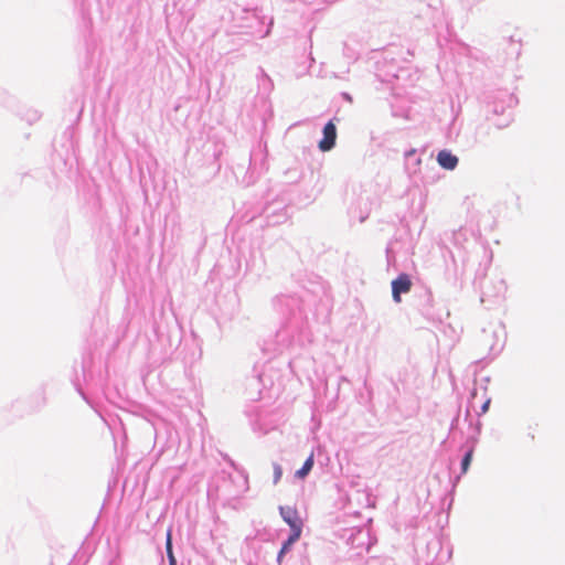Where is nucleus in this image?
<instances>
[{
	"label": "nucleus",
	"instance_id": "nucleus-15",
	"mask_svg": "<svg viewBox=\"0 0 565 565\" xmlns=\"http://www.w3.org/2000/svg\"><path fill=\"white\" fill-rule=\"evenodd\" d=\"M258 88L262 94H269L274 88V83L271 78L265 73L263 68H259V74L257 75Z\"/></svg>",
	"mask_w": 565,
	"mask_h": 565
},
{
	"label": "nucleus",
	"instance_id": "nucleus-20",
	"mask_svg": "<svg viewBox=\"0 0 565 565\" xmlns=\"http://www.w3.org/2000/svg\"><path fill=\"white\" fill-rule=\"evenodd\" d=\"M386 259H387V263L388 264H392L393 262H395V254H394V250H393V243L390 242L386 246Z\"/></svg>",
	"mask_w": 565,
	"mask_h": 565
},
{
	"label": "nucleus",
	"instance_id": "nucleus-28",
	"mask_svg": "<svg viewBox=\"0 0 565 565\" xmlns=\"http://www.w3.org/2000/svg\"><path fill=\"white\" fill-rule=\"evenodd\" d=\"M342 97L348 102H352V97L349 93H342Z\"/></svg>",
	"mask_w": 565,
	"mask_h": 565
},
{
	"label": "nucleus",
	"instance_id": "nucleus-33",
	"mask_svg": "<svg viewBox=\"0 0 565 565\" xmlns=\"http://www.w3.org/2000/svg\"><path fill=\"white\" fill-rule=\"evenodd\" d=\"M483 381H484V383H488L490 381V379L489 377H484Z\"/></svg>",
	"mask_w": 565,
	"mask_h": 565
},
{
	"label": "nucleus",
	"instance_id": "nucleus-14",
	"mask_svg": "<svg viewBox=\"0 0 565 565\" xmlns=\"http://www.w3.org/2000/svg\"><path fill=\"white\" fill-rule=\"evenodd\" d=\"M301 535H299L297 532L289 533L288 537L282 542L281 547L277 554V563L278 565H281L284 556L289 553L292 548V545L300 539Z\"/></svg>",
	"mask_w": 565,
	"mask_h": 565
},
{
	"label": "nucleus",
	"instance_id": "nucleus-12",
	"mask_svg": "<svg viewBox=\"0 0 565 565\" xmlns=\"http://www.w3.org/2000/svg\"><path fill=\"white\" fill-rule=\"evenodd\" d=\"M405 169L409 175H415L419 172L422 159L417 156L416 149L407 150L404 154Z\"/></svg>",
	"mask_w": 565,
	"mask_h": 565
},
{
	"label": "nucleus",
	"instance_id": "nucleus-31",
	"mask_svg": "<svg viewBox=\"0 0 565 565\" xmlns=\"http://www.w3.org/2000/svg\"><path fill=\"white\" fill-rule=\"evenodd\" d=\"M341 382H347V377L345 376H340V383Z\"/></svg>",
	"mask_w": 565,
	"mask_h": 565
},
{
	"label": "nucleus",
	"instance_id": "nucleus-10",
	"mask_svg": "<svg viewBox=\"0 0 565 565\" xmlns=\"http://www.w3.org/2000/svg\"><path fill=\"white\" fill-rule=\"evenodd\" d=\"M416 307L425 316L430 315L434 303L433 292L427 287H420L415 291Z\"/></svg>",
	"mask_w": 565,
	"mask_h": 565
},
{
	"label": "nucleus",
	"instance_id": "nucleus-26",
	"mask_svg": "<svg viewBox=\"0 0 565 565\" xmlns=\"http://www.w3.org/2000/svg\"><path fill=\"white\" fill-rule=\"evenodd\" d=\"M364 387L367 391L369 397L371 398V396H372V387L369 386L366 381H364Z\"/></svg>",
	"mask_w": 565,
	"mask_h": 565
},
{
	"label": "nucleus",
	"instance_id": "nucleus-24",
	"mask_svg": "<svg viewBox=\"0 0 565 565\" xmlns=\"http://www.w3.org/2000/svg\"><path fill=\"white\" fill-rule=\"evenodd\" d=\"M458 423H459V415H457V416L452 419L451 425H450V430H454V429L457 427Z\"/></svg>",
	"mask_w": 565,
	"mask_h": 565
},
{
	"label": "nucleus",
	"instance_id": "nucleus-29",
	"mask_svg": "<svg viewBox=\"0 0 565 565\" xmlns=\"http://www.w3.org/2000/svg\"><path fill=\"white\" fill-rule=\"evenodd\" d=\"M273 22H274V21H273V19H270V21H269V26H268V29L266 30V32H265L264 36H266V35H268V34H269V32H270V26L273 25Z\"/></svg>",
	"mask_w": 565,
	"mask_h": 565
},
{
	"label": "nucleus",
	"instance_id": "nucleus-21",
	"mask_svg": "<svg viewBox=\"0 0 565 565\" xmlns=\"http://www.w3.org/2000/svg\"><path fill=\"white\" fill-rule=\"evenodd\" d=\"M490 404H491V398L488 397L481 405L480 411L477 413V416L480 417L481 415L486 414L489 411Z\"/></svg>",
	"mask_w": 565,
	"mask_h": 565
},
{
	"label": "nucleus",
	"instance_id": "nucleus-23",
	"mask_svg": "<svg viewBox=\"0 0 565 565\" xmlns=\"http://www.w3.org/2000/svg\"><path fill=\"white\" fill-rule=\"evenodd\" d=\"M394 565V561L390 557H385L383 559H374L372 565Z\"/></svg>",
	"mask_w": 565,
	"mask_h": 565
},
{
	"label": "nucleus",
	"instance_id": "nucleus-25",
	"mask_svg": "<svg viewBox=\"0 0 565 565\" xmlns=\"http://www.w3.org/2000/svg\"><path fill=\"white\" fill-rule=\"evenodd\" d=\"M367 216H369V211H365V213H363L359 216V221L362 223L367 218Z\"/></svg>",
	"mask_w": 565,
	"mask_h": 565
},
{
	"label": "nucleus",
	"instance_id": "nucleus-4",
	"mask_svg": "<svg viewBox=\"0 0 565 565\" xmlns=\"http://www.w3.org/2000/svg\"><path fill=\"white\" fill-rule=\"evenodd\" d=\"M451 243L454 249H449V255L455 267V271L458 270L459 263L462 269H465L467 263L470 259V254L477 247L473 239L469 237V233L465 228L454 231L451 234Z\"/></svg>",
	"mask_w": 565,
	"mask_h": 565
},
{
	"label": "nucleus",
	"instance_id": "nucleus-30",
	"mask_svg": "<svg viewBox=\"0 0 565 565\" xmlns=\"http://www.w3.org/2000/svg\"><path fill=\"white\" fill-rule=\"evenodd\" d=\"M358 534H359V535H366V536H367V532H366V531H364V530H359V531H358Z\"/></svg>",
	"mask_w": 565,
	"mask_h": 565
},
{
	"label": "nucleus",
	"instance_id": "nucleus-9",
	"mask_svg": "<svg viewBox=\"0 0 565 565\" xmlns=\"http://www.w3.org/2000/svg\"><path fill=\"white\" fill-rule=\"evenodd\" d=\"M412 279L408 274L402 273L394 280H392V297L396 303L402 301V295L411 291Z\"/></svg>",
	"mask_w": 565,
	"mask_h": 565
},
{
	"label": "nucleus",
	"instance_id": "nucleus-6",
	"mask_svg": "<svg viewBox=\"0 0 565 565\" xmlns=\"http://www.w3.org/2000/svg\"><path fill=\"white\" fill-rule=\"evenodd\" d=\"M266 218L267 225L275 226L286 222L289 217V200L276 198L268 201L259 213Z\"/></svg>",
	"mask_w": 565,
	"mask_h": 565
},
{
	"label": "nucleus",
	"instance_id": "nucleus-1",
	"mask_svg": "<svg viewBox=\"0 0 565 565\" xmlns=\"http://www.w3.org/2000/svg\"><path fill=\"white\" fill-rule=\"evenodd\" d=\"M273 306L286 321L274 337L265 342V351L280 353L295 345H302L306 340H309L307 332L309 305L303 296L278 295L273 299Z\"/></svg>",
	"mask_w": 565,
	"mask_h": 565
},
{
	"label": "nucleus",
	"instance_id": "nucleus-7",
	"mask_svg": "<svg viewBox=\"0 0 565 565\" xmlns=\"http://www.w3.org/2000/svg\"><path fill=\"white\" fill-rule=\"evenodd\" d=\"M267 151L266 146L258 143L252 149L249 154V166L246 177L243 179V183L249 186L267 170Z\"/></svg>",
	"mask_w": 565,
	"mask_h": 565
},
{
	"label": "nucleus",
	"instance_id": "nucleus-11",
	"mask_svg": "<svg viewBox=\"0 0 565 565\" xmlns=\"http://www.w3.org/2000/svg\"><path fill=\"white\" fill-rule=\"evenodd\" d=\"M322 139L319 141V149L323 152L334 148L337 141V127L332 120H329L322 128Z\"/></svg>",
	"mask_w": 565,
	"mask_h": 565
},
{
	"label": "nucleus",
	"instance_id": "nucleus-5",
	"mask_svg": "<svg viewBox=\"0 0 565 565\" xmlns=\"http://www.w3.org/2000/svg\"><path fill=\"white\" fill-rule=\"evenodd\" d=\"M452 548L448 542H444L440 537L430 539L420 555L424 565H447L451 558Z\"/></svg>",
	"mask_w": 565,
	"mask_h": 565
},
{
	"label": "nucleus",
	"instance_id": "nucleus-19",
	"mask_svg": "<svg viewBox=\"0 0 565 565\" xmlns=\"http://www.w3.org/2000/svg\"><path fill=\"white\" fill-rule=\"evenodd\" d=\"M273 469H274V480L273 481H274V484H277L281 479L282 469H281L280 465L277 462L273 463Z\"/></svg>",
	"mask_w": 565,
	"mask_h": 565
},
{
	"label": "nucleus",
	"instance_id": "nucleus-22",
	"mask_svg": "<svg viewBox=\"0 0 565 565\" xmlns=\"http://www.w3.org/2000/svg\"><path fill=\"white\" fill-rule=\"evenodd\" d=\"M503 345H504V343H503V342H501V343L495 342V343H493V344L490 347V351L493 353V355H498V354L502 351Z\"/></svg>",
	"mask_w": 565,
	"mask_h": 565
},
{
	"label": "nucleus",
	"instance_id": "nucleus-32",
	"mask_svg": "<svg viewBox=\"0 0 565 565\" xmlns=\"http://www.w3.org/2000/svg\"><path fill=\"white\" fill-rule=\"evenodd\" d=\"M477 395V390L475 388L472 392H471V397H475Z\"/></svg>",
	"mask_w": 565,
	"mask_h": 565
},
{
	"label": "nucleus",
	"instance_id": "nucleus-27",
	"mask_svg": "<svg viewBox=\"0 0 565 565\" xmlns=\"http://www.w3.org/2000/svg\"><path fill=\"white\" fill-rule=\"evenodd\" d=\"M75 386H76L77 392L82 395V397H83L85 401H87L86 395H85V394H84V392L79 388L78 384H75Z\"/></svg>",
	"mask_w": 565,
	"mask_h": 565
},
{
	"label": "nucleus",
	"instance_id": "nucleus-16",
	"mask_svg": "<svg viewBox=\"0 0 565 565\" xmlns=\"http://www.w3.org/2000/svg\"><path fill=\"white\" fill-rule=\"evenodd\" d=\"M313 465H315V455H313V452H311L310 456L305 460L302 467L296 471L295 476L298 479H305L310 473Z\"/></svg>",
	"mask_w": 565,
	"mask_h": 565
},
{
	"label": "nucleus",
	"instance_id": "nucleus-2",
	"mask_svg": "<svg viewBox=\"0 0 565 565\" xmlns=\"http://www.w3.org/2000/svg\"><path fill=\"white\" fill-rule=\"evenodd\" d=\"M482 100L486 104L488 113L493 116L501 115V118L495 120L488 115L486 121L476 127L475 140L480 143H484L491 134L490 121H492L498 129L505 128L510 125L512 121L511 109L518 104V98L508 89L488 90L483 94Z\"/></svg>",
	"mask_w": 565,
	"mask_h": 565
},
{
	"label": "nucleus",
	"instance_id": "nucleus-17",
	"mask_svg": "<svg viewBox=\"0 0 565 565\" xmlns=\"http://www.w3.org/2000/svg\"><path fill=\"white\" fill-rule=\"evenodd\" d=\"M166 553L169 561V565H177V558L173 554L171 529H169L166 534Z\"/></svg>",
	"mask_w": 565,
	"mask_h": 565
},
{
	"label": "nucleus",
	"instance_id": "nucleus-18",
	"mask_svg": "<svg viewBox=\"0 0 565 565\" xmlns=\"http://www.w3.org/2000/svg\"><path fill=\"white\" fill-rule=\"evenodd\" d=\"M25 120L29 122V124H33L35 121H38L40 118H41V115L38 110H34V109H30L25 113Z\"/></svg>",
	"mask_w": 565,
	"mask_h": 565
},
{
	"label": "nucleus",
	"instance_id": "nucleus-8",
	"mask_svg": "<svg viewBox=\"0 0 565 565\" xmlns=\"http://www.w3.org/2000/svg\"><path fill=\"white\" fill-rule=\"evenodd\" d=\"M279 513L282 520L289 525L290 533L297 532L301 535L303 523L297 509L289 505H280Z\"/></svg>",
	"mask_w": 565,
	"mask_h": 565
},
{
	"label": "nucleus",
	"instance_id": "nucleus-13",
	"mask_svg": "<svg viewBox=\"0 0 565 565\" xmlns=\"http://www.w3.org/2000/svg\"><path fill=\"white\" fill-rule=\"evenodd\" d=\"M438 164L446 170H454L458 166V157L449 150H440L437 154Z\"/></svg>",
	"mask_w": 565,
	"mask_h": 565
},
{
	"label": "nucleus",
	"instance_id": "nucleus-3",
	"mask_svg": "<svg viewBox=\"0 0 565 565\" xmlns=\"http://www.w3.org/2000/svg\"><path fill=\"white\" fill-rule=\"evenodd\" d=\"M465 420L468 422V434L466 436V439L461 446V449L465 450L463 456L460 461V469L461 473L456 477L454 486L460 480V477L469 470V467L471 465L475 449L479 443V436L481 434L482 423L480 419L473 420L470 414V411H466Z\"/></svg>",
	"mask_w": 565,
	"mask_h": 565
}]
</instances>
